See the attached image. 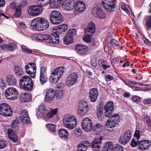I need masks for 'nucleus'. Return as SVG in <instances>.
Here are the masks:
<instances>
[{
	"label": "nucleus",
	"mask_w": 151,
	"mask_h": 151,
	"mask_svg": "<svg viewBox=\"0 0 151 151\" xmlns=\"http://www.w3.org/2000/svg\"><path fill=\"white\" fill-rule=\"evenodd\" d=\"M31 26L34 30L41 31L46 30L49 27V23L45 18L39 17L32 20L31 22Z\"/></svg>",
	"instance_id": "nucleus-1"
},
{
	"label": "nucleus",
	"mask_w": 151,
	"mask_h": 151,
	"mask_svg": "<svg viewBox=\"0 0 151 151\" xmlns=\"http://www.w3.org/2000/svg\"><path fill=\"white\" fill-rule=\"evenodd\" d=\"M63 122L66 128L71 130L74 129L77 125V118L75 116L66 114L63 117Z\"/></svg>",
	"instance_id": "nucleus-2"
},
{
	"label": "nucleus",
	"mask_w": 151,
	"mask_h": 151,
	"mask_svg": "<svg viewBox=\"0 0 151 151\" xmlns=\"http://www.w3.org/2000/svg\"><path fill=\"white\" fill-rule=\"evenodd\" d=\"M19 85L22 89L26 91H30L32 89L33 84L32 79L29 76H25L20 79Z\"/></svg>",
	"instance_id": "nucleus-3"
},
{
	"label": "nucleus",
	"mask_w": 151,
	"mask_h": 151,
	"mask_svg": "<svg viewBox=\"0 0 151 151\" xmlns=\"http://www.w3.org/2000/svg\"><path fill=\"white\" fill-rule=\"evenodd\" d=\"M95 30V24L92 22L89 23V25L88 28L85 29V36L83 38V40L89 43L91 42V37L94 34Z\"/></svg>",
	"instance_id": "nucleus-4"
},
{
	"label": "nucleus",
	"mask_w": 151,
	"mask_h": 151,
	"mask_svg": "<svg viewBox=\"0 0 151 151\" xmlns=\"http://www.w3.org/2000/svg\"><path fill=\"white\" fill-rule=\"evenodd\" d=\"M119 118V115L118 114H115L112 115L108 120L105 125L106 129L109 132H111L113 130H110L107 128H112L116 127L118 123V121Z\"/></svg>",
	"instance_id": "nucleus-5"
},
{
	"label": "nucleus",
	"mask_w": 151,
	"mask_h": 151,
	"mask_svg": "<svg viewBox=\"0 0 151 151\" xmlns=\"http://www.w3.org/2000/svg\"><path fill=\"white\" fill-rule=\"evenodd\" d=\"M50 18L51 22L54 25L59 24L63 21V16L58 11H52L50 14Z\"/></svg>",
	"instance_id": "nucleus-6"
},
{
	"label": "nucleus",
	"mask_w": 151,
	"mask_h": 151,
	"mask_svg": "<svg viewBox=\"0 0 151 151\" xmlns=\"http://www.w3.org/2000/svg\"><path fill=\"white\" fill-rule=\"evenodd\" d=\"M65 68L60 66L57 68L51 73L50 79L53 82H57L60 79L65 71Z\"/></svg>",
	"instance_id": "nucleus-7"
},
{
	"label": "nucleus",
	"mask_w": 151,
	"mask_h": 151,
	"mask_svg": "<svg viewBox=\"0 0 151 151\" xmlns=\"http://www.w3.org/2000/svg\"><path fill=\"white\" fill-rule=\"evenodd\" d=\"M5 95L7 99L15 100L18 98V92L15 88L12 87H9L5 90Z\"/></svg>",
	"instance_id": "nucleus-8"
},
{
	"label": "nucleus",
	"mask_w": 151,
	"mask_h": 151,
	"mask_svg": "<svg viewBox=\"0 0 151 151\" xmlns=\"http://www.w3.org/2000/svg\"><path fill=\"white\" fill-rule=\"evenodd\" d=\"M13 112L9 105L6 103L0 104V115L4 116H10Z\"/></svg>",
	"instance_id": "nucleus-9"
},
{
	"label": "nucleus",
	"mask_w": 151,
	"mask_h": 151,
	"mask_svg": "<svg viewBox=\"0 0 151 151\" xmlns=\"http://www.w3.org/2000/svg\"><path fill=\"white\" fill-rule=\"evenodd\" d=\"M102 4L105 9L109 12L113 11L115 7L114 0H102Z\"/></svg>",
	"instance_id": "nucleus-10"
},
{
	"label": "nucleus",
	"mask_w": 151,
	"mask_h": 151,
	"mask_svg": "<svg viewBox=\"0 0 151 151\" xmlns=\"http://www.w3.org/2000/svg\"><path fill=\"white\" fill-rule=\"evenodd\" d=\"M78 78V73L76 72L71 73L67 78L66 80V84L68 86L71 87L77 83Z\"/></svg>",
	"instance_id": "nucleus-11"
},
{
	"label": "nucleus",
	"mask_w": 151,
	"mask_h": 151,
	"mask_svg": "<svg viewBox=\"0 0 151 151\" xmlns=\"http://www.w3.org/2000/svg\"><path fill=\"white\" fill-rule=\"evenodd\" d=\"M76 30L75 29L68 30L64 39V42L65 45H68L73 42V36L76 34Z\"/></svg>",
	"instance_id": "nucleus-12"
},
{
	"label": "nucleus",
	"mask_w": 151,
	"mask_h": 151,
	"mask_svg": "<svg viewBox=\"0 0 151 151\" xmlns=\"http://www.w3.org/2000/svg\"><path fill=\"white\" fill-rule=\"evenodd\" d=\"M132 136L131 131L129 130H127L120 137L119 141L122 145L127 144L130 140Z\"/></svg>",
	"instance_id": "nucleus-13"
},
{
	"label": "nucleus",
	"mask_w": 151,
	"mask_h": 151,
	"mask_svg": "<svg viewBox=\"0 0 151 151\" xmlns=\"http://www.w3.org/2000/svg\"><path fill=\"white\" fill-rule=\"evenodd\" d=\"M27 11L30 15L36 16L39 15L42 12V9L40 6L38 5L30 6L28 8Z\"/></svg>",
	"instance_id": "nucleus-14"
},
{
	"label": "nucleus",
	"mask_w": 151,
	"mask_h": 151,
	"mask_svg": "<svg viewBox=\"0 0 151 151\" xmlns=\"http://www.w3.org/2000/svg\"><path fill=\"white\" fill-rule=\"evenodd\" d=\"M82 128L86 132H89L93 127L92 123L88 118H84L82 122Z\"/></svg>",
	"instance_id": "nucleus-15"
},
{
	"label": "nucleus",
	"mask_w": 151,
	"mask_h": 151,
	"mask_svg": "<svg viewBox=\"0 0 151 151\" xmlns=\"http://www.w3.org/2000/svg\"><path fill=\"white\" fill-rule=\"evenodd\" d=\"M105 115L107 117H110L114 111V103L112 101H109L107 102L105 105L104 107Z\"/></svg>",
	"instance_id": "nucleus-16"
},
{
	"label": "nucleus",
	"mask_w": 151,
	"mask_h": 151,
	"mask_svg": "<svg viewBox=\"0 0 151 151\" xmlns=\"http://www.w3.org/2000/svg\"><path fill=\"white\" fill-rule=\"evenodd\" d=\"M63 9L66 11H70L75 8V2L74 0H64L62 5Z\"/></svg>",
	"instance_id": "nucleus-17"
},
{
	"label": "nucleus",
	"mask_w": 151,
	"mask_h": 151,
	"mask_svg": "<svg viewBox=\"0 0 151 151\" xmlns=\"http://www.w3.org/2000/svg\"><path fill=\"white\" fill-rule=\"evenodd\" d=\"M151 145V141L149 140H143L140 141L138 144V149L142 151L147 150Z\"/></svg>",
	"instance_id": "nucleus-18"
},
{
	"label": "nucleus",
	"mask_w": 151,
	"mask_h": 151,
	"mask_svg": "<svg viewBox=\"0 0 151 151\" xmlns=\"http://www.w3.org/2000/svg\"><path fill=\"white\" fill-rule=\"evenodd\" d=\"M88 47L81 44H77L76 47V52L81 55H87L88 54Z\"/></svg>",
	"instance_id": "nucleus-19"
},
{
	"label": "nucleus",
	"mask_w": 151,
	"mask_h": 151,
	"mask_svg": "<svg viewBox=\"0 0 151 151\" xmlns=\"http://www.w3.org/2000/svg\"><path fill=\"white\" fill-rule=\"evenodd\" d=\"M92 13L97 18L100 19H104L106 17L105 12L100 8H93L92 10Z\"/></svg>",
	"instance_id": "nucleus-20"
},
{
	"label": "nucleus",
	"mask_w": 151,
	"mask_h": 151,
	"mask_svg": "<svg viewBox=\"0 0 151 151\" xmlns=\"http://www.w3.org/2000/svg\"><path fill=\"white\" fill-rule=\"evenodd\" d=\"M20 119L24 124H30V120L27 110L23 109L21 110Z\"/></svg>",
	"instance_id": "nucleus-21"
},
{
	"label": "nucleus",
	"mask_w": 151,
	"mask_h": 151,
	"mask_svg": "<svg viewBox=\"0 0 151 151\" xmlns=\"http://www.w3.org/2000/svg\"><path fill=\"white\" fill-rule=\"evenodd\" d=\"M49 35L45 34H40L35 33L32 35L33 40L37 41L46 42H47Z\"/></svg>",
	"instance_id": "nucleus-22"
},
{
	"label": "nucleus",
	"mask_w": 151,
	"mask_h": 151,
	"mask_svg": "<svg viewBox=\"0 0 151 151\" xmlns=\"http://www.w3.org/2000/svg\"><path fill=\"white\" fill-rule=\"evenodd\" d=\"M59 34L56 32H54L50 35H49L47 42L51 43L52 44H57L59 42Z\"/></svg>",
	"instance_id": "nucleus-23"
},
{
	"label": "nucleus",
	"mask_w": 151,
	"mask_h": 151,
	"mask_svg": "<svg viewBox=\"0 0 151 151\" xmlns=\"http://www.w3.org/2000/svg\"><path fill=\"white\" fill-rule=\"evenodd\" d=\"M90 145V143L87 140H84L78 144L77 151H85Z\"/></svg>",
	"instance_id": "nucleus-24"
},
{
	"label": "nucleus",
	"mask_w": 151,
	"mask_h": 151,
	"mask_svg": "<svg viewBox=\"0 0 151 151\" xmlns=\"http://www.w3.org/2000/svg\"><path fill=\"white\" fill-rule=\"evenodd\" d=\"M98 95V92L97 88L91 89L90 92V97L91 102H95L96 101Z\"/></svg>",
	"instance_id": "nucleus-25"
},
{
	"label": "nucleus",
	"mask_w": 151,
	"mask_h": 151,
	"mask_svg": "<svg viewBox=\"0 0 151 151\" xmlns=\"http://www.w3.org/2000/svg\"><path fill=\"white\" fill-rule=\"evenodd\" d=\"M75 8L76 10L81 12H83L86 8L85 4L82 1H79L75 3Z\"/></svg>",
	"instance_id": "nucleus-26"
},
{
	"label": "nucleus",
	"mask_w": 151,
	"mask_h": 151,
	"mask_svg": "<svg viewBox=\"0 0 151 151\" xmlns=\"http://www.w3.org/2000/svg\"><path fill=\"white\" fill-rule=\"evenodd\" d=\"M14 72L15 76L18 78H20L23 76L24 73L22 69L17 65H16L14 66Z\"/></svg>",
	"instance_id": "nucleus-27"
},
{
	"label": "nucleus",
	"mask_w": 151,
	"mask_h": 151,
	"mask_svg": "<svg viewBox=\"0 0 151 151\" xmlns=\"http://www.w3.org/2000/svg\"><path fill=\"white\" fill-rule=\"evenodd\" d=\"M55 96L54 90L52 89H49L47 92L45 101L47 102L52 101Z\"/></svg>",
	"instance_id": "nucleus-28"
},
{
	"label": "nucleus",
	"mask_w": 151,
	"mask_h": 151,
	"mask_svg": "<svg viewBox=\"0 0 151 151\" xmlns=\"http://www.w3.org/2000/svg\"><path fill=\"white\" fill-rule=\"evenodd\" d=\"M6 81L9 86L15 85L17 83V80L15 77L11 75H9L6 76Z\"/></svg>",
	"instance_id": "nucleus-29"
},
{
	"label": "nucleus",
	"mask_w": 151,
	"mask_h": 151,
	"mask_svg": "<svg viewBox=\"0 0 151 151\" xmlns=\"http://www.w3.org/2000/svg\"><path fill=\"white\" fill-rule=\"evenodd\" d=\"M7 134L9 138L13 142H17V136L12 130L10 128L8 129L7 130Z\"/></svg>",
	"instance_id": "nucleus-30"
},
{
	"label": "nucleus",
	"mask_w": 151,
	"mask_h": 151,
	"mask_svg": "<svg viewBox=\"0 0 151 151\" xmlns=\"http://www.w3.org/2000/svg\"><path fill=\"white\" fill-rule=\"evenodd\" d=\"M32 97L31 94L28 93H22L20 97L21 101L23 102H26L31 101Z\"/></svg>",
	"instance_id": "nucleus-31"
},
{
	"label": "nucleus",
	"mask_w": 151,
	"mask_h": 151,
	"mask_svg": "<svg viewBox=\"0 0 151 151\" xmlns=\"http://www.w3.org/2000/svg\"><path fill=\"white\" fill-rule=\"evenodd\" d=\"M102 140V137L101 136L95 138L92 143L91 146L93 148H99L101 142Z\"/></svg>",
	"instance_id": "nucleus-32"
},
{
	"label": "nucleus",
	"mask_w": 151,
	"mask_h": 151,
	"mask_svg": "<svg viewBox=\"0 0 151 151\" xmlns=\"http://www.w3.org/2000/svg\"><path fill=\"white\" fill-rule=\"evenodd\" d=\"M57 112L58 109L57 108L51 109L50 111L48 110L45 114L46 115H45V116H44L43 117L45 119L47 118L50 119L56 114Z\"/></svg>",
	"instance_id": "nucleus-33"
},
{
	"label": "nucleus",
	"mask_w": 151,
	"mask_h": 151,
	"mask_svg": "<svg viewBox=\"0 0 151 151\" xmlns=\"http://www.w3.org/2000/svg\"><path fill=\"white\" fill-rule=\"evenodd\" d=\"M59 137L62 139H67L68 138V132L65 129H61L58 131Z\"/></svg>",
	"instance_id": "nucleus-34"
},
{
	"label": "nucleus",
	"mask_w": 151,
	"mask_h": 151,
	"mask_svg": "<svg viewBox=\"0 0 151 151\" xmlns=\"http://www.w3.org/2000/svg\"><path fill=\"white\" fill-rule=\"evenodd\" d=\"M63 2V0H53L50 4V6L52 8L60 7Z\"/></svg>",
	"instance_id": "nucleus-35"
},
{
	"label": "nucleus",
	"mask_w": 151,
	"mask_h": 151,
	"mask_svg": "<svg viewBox=\"0 0 151 151\" xmlns=\"http://www.w3.org/2000/svg\"><path fill=\"white\" fill-rule=\"evenodd\" d=\"M25 71H27L28 70L32 71L33 70L34 71H36V64L33 63H29L27 65H25Z\"/></svg>",
	"instance_id": "nucleus-36"
},
{
	"label": "nucleus",
	"mask_w": 151,
	"mask_h": 151,
	"mask_svg": "<svg viewBox=\"0 0 151 151\" xmlns=\"http://www.w3.org/2000/svg\"><path fill=\"white\" fill-rule=\"evenodd\" d=\"M64 91L62 88L58 87V89L55 92V96L57 99H60L62 98L64 95Z\"/></svg>",
	"instance_id": "nucleus-37"
},
{
	"label": "nucleus",
	"mask_w": 151,
	"mask_h": 151,
	"mask_svg": "<svg viewBox=\"0 0 151 151\" xmlns=\"http://www.w3.org/2000/svg\"><path fill=\"white\" fill-rule=\"evenodd\" d=\"M56 32L58 34H61L65 32L68 29V26L65 24H63L59 26Z\"/></svg>",
	"instance_id": "nucleus-38"
},
{
	"label": "nucleus",
	"mask_w": 151,
	"mask_h": 151,
	"mask_svg": "<svg viewBox=\"0 0 151 151\" xmlns=\"http://www.w3.org/2000/svg\"><path fill=\"white\" fill-rule=\"evenodd\" d=\"M104 148L106 151H112L114 147L112 142H109L106 143L104 145Z\"/></svg>",
	"instance_id": "nucleus-39"
},
{
	"label": "nucleus",
	"mask_w": 151,
	"mask_h": 151,
	"mask_svg": "<svg viewBox=\"0 0 151 151\" xmlns=\"http://www.w3.org/2000/svg\"><path fill=\"white\" fill-rule=\"evenodd\" d=\"M38 110L39 112L40 113L41 115L43 117L44 116H45V115H46L45 114L48 110L44 106L42 105H41L39 106Z\"/></svg>",
	"instance_id": "nucleus-40"
},
{
	"label": "nucleus",
	"mask_w": 151,
	"mask_h": 151,
	"mask_svg": "<svg viewBox=\"0 0 151 151\" xmlns=\"http://www.w3.org/2000/svg\"><path fill=\"white\" fill-rule=\"evenodd\" d=\"M50 0H37V2L40 7L43 6L48 4Z\"/></svg>",
	"instance_id": "nucleus-41"
},
{
	"label": "nucleus",
	"mask_w": 151,
	"mask_h": 151,
	"mask_svg": "<svg viewBox=\"0 0 151 151\" xmlns=\"http://www.w3.org/2000/svg\"><path fill=\"white\" fill-rule=\"evenodd\" d=\"M47 127L51 132H56V127L55 124L50 123L47 124Z\"/></svg>",
	"instance_id": "nucleus-42"
},
{
	"label": "nucleus",
	"mask_w": 151,
	"mask_h": 151,
	"mask_svg": "<svg viewBox=\"0 0 151 151\" xmlns=\"http://www.w3.org/2000/svg\"><path fill=\"white\" fill-rule=\"evenodd\" d=\"M87 108L82 107H79L78 111V113L80 115H84L86 113Z\"/></svg>",
	"instance_id": "nucleus-43"
},
{
	"label": "nucleus",
	"mask_w": 151,
	"mask_h": 151,
	"mask_svg": "<svg viewBox=\"0 0 151 151\" xmlns=\"http://www.w3.org/2000/svg\"><path fill=\"white\" fill-rule=\"evenodd\" d=\"M102 126L99 123L95 124L93 127V130L95 132H99L102 129Z\"/></svg>",
	"instance_id": "nucleus-44"
},
{
	"label": "nucleus",
	"mask_w": 151,
	"mask_h": 151,
	"mask_svg": "<svg viewBox=\"0 0 151 151\" xmlns=\"http://www.w3.org/2000/svg\"><path fill=\"white\" fill-rule=\"evenodd\" d=\"M40 81L42 84H43L47 81V75H40Z\"/></svg>",
	"instance_id": "nucleus-45"
},
{
	"label": "nucleus",
	"mask_w": 151,
	"mask_h": 151,
	"mask_svg": "<svg viewBox=\"0 0 151 151\" xmlns=\"http://www.w3.org/2000/svg\"><path fill=\"white\" fill-rule=\"evenodd\" d=\"M97 115L99 119L101 121H103L104 118V115L103 114V109L99 110L97 111Z\"/></svg>",
	"instance_id": "nucleus-46"
},
{
	"label": "nucleus",
	"mask_w": 151,
	"mask_h": 151,
	"mask_svg": "<svg viewBox=\"0 0 151 151\" xmlns=\"http://www.w3.org/2000/svg\"><path fill=\"white\" fill-rule=\"evenodd\" d=\"M105 61L103 59H101L99 60V64L101 65L104 70H106L108 68H109L110 67V65H107L103 64L105 63Z\"/></svg>",
	"instance_id": "nucleus-47"
},
{
	"label": "nucleus",
	"mask_w": 151,
	"mask_h": 151,
	"mask_svg": "<svg viewBox=\"0 0 151 151\" xmlns=\"http://www.w3.org/2000/svg\"><path fill=\"white\" fill-rule=\"evenodd\" d=\"M9 51H13L17 48V45L14 42H11L9 43Z\"/></svg>",
	"instance_id": "nucleus-48"
},
{
	"label": "nucleus",
	"mask_w": 151,
	"mask_h": 151,
	"mask_svg": "<svg viewBox=\"0 0 151 151\" xmlns=\"http://www.w3.org/2000/svg\"><path fill=\"white\" fill-rule=\"evenodd\" d=\"M21 9L20 7L18 6L16 8L15 12L14 14V16L16 17H19L21 15Z\"/></svg>",
	"instance_id": "nucleus-49"
},
{
	"label": "nucleus",
	"mask_w": 151,
	"mask_h": 151,
	"mask_svg": "<svg viewBox=\"0 0 151 151\" xmlns=\"http://www.w3.org/2000/svg\"><path fill=\"white\" fill-rule=\"evenodd\" d=\"M21 48L23 51L25 52H26L29 54H32V51L29 49L26 46L22 45L21 46Z\"/></svg>",
	"instance_id": "nucleus-50"
},
{
	"label": "nucleus",
	"mask_w": 151,
	"mask_h": 151,
	"mask_svg": "<svg viewBox=\"0 0 151 151\" xmlns=\"http://www.w3.org/2000/svg\"><path fill=\"white\" fill-rule=\"evenodd\" d=\"M1 49L5 51H9V43L7 44H3L1 45L0 46Z\"/></svg>",
	"instance_id": "nucleus-51"
},
{
	"label": "nucleus",
	"mask_w": 151,
	"mask_h": 151,
	"mask_svg": "<svg viewBox=\"0 0 151 151\" xmlns=\"http://www.w3.org/2000/svg\"><path fill=\"white\" fill-rule=\"evenodd\" d=\"M79 107H82L84 108H88V105L86 101L84 100H81L79 102Z\"/></svg>",
	"instance_id": "nucleus-52"
},
{
	"label": "nucleus",
	"mask_w": 151,
	"mask_h": 151,
	"mask_svg": "<svg viewBox=\"0 0 151 151\" xmlns=\"http://www.w3.org/2000/svg\"><path fill=\"white\" fill-rule=\"evenodd\" d=\"M7 145V142L5 140L0 139V149L4 148Z\"/></svg>",
	"instance_id": "nucleus-53"
},
{
	"label": "nucleus",
	"mask_w": 151,
	"mask_h": 151,
	"mask_svg": "<svg viewBox=\"0 0 151 151\" xmlns=\"http://www.w3.org/2000/svg\"><path fill=\"white\" fill-rule=\"evenodd\" d=\"M139 139L136 138H133L131 144V146L133 147H134L136 146L138 144Z\"/></svg>",
	"instance_id": "nucleus-54"
},
{
	"label": "nucleus",
	"mask_w": 151,
	"mask_h": 151,
	"mask_svg": "<svg viewBox=\"0 0 151 151\" xmlns=\"http://www.w3.org/2000/svg\"><path fill=\"white\" fill-rule=\"evenodd\" d=\"M110 43L112 46L114 47L118 46L119 45L117 41L114 39H112L111 40H110Z\"/></svg>",
	"instance_id": "nucleus-55"
},
{
	"label": "nucleus",
	"mask_w": 151,
	"mask_h": 151,
	"mask_svg": "<svg viewBox=\"0 0 151 151\" xmlns=\"http://www.w3.org/2000/svg\"><path fill=\"white\" fill-rule=\"evenodd\" d=\"M133 101L138 104L142 100L141 98L137 96H134L132 98Z\"/></svg>",
	"instance_id": "nucleus-56"
},
{
	"label": "nucleus",
	"mask_w": 151,
	"mask_h": 151,
	"mask_svg": "<svg viewBox=\"0 0 151 151\" xmlns=\"http://www.w3.org/2000/svg\"><path fill=\"white\" fill-rule=\"evenodd\" d=\"M26 73L29 76L31 77L32 78H34L35 77L36 71H34L33 70L32 71L28 70L27 71H26Z\"/></svg>",
	"instance_id": "nucleus-57"
},
{
	"label": "nucleus",
	"mask_w": 151,
	"mask_h": 151,
	"mask_svg": "<svg viewBox=\"0 0 151 151\" xmlns=\"http://www.w3.org/2000/svg\"><path fill=\"white\" fill-rule=\"evenodd\" d=\"M112 151H124V150L122 146L119 145H117L114 146Z\"/></svg>",
	"instance_id": "nucleus-58"
},
{
	"label": "nucleus",
	"mask_w": 151,
	"mask_h": 151,
	"mask_svg": "<svg viewBox=\"0 0 151 151\" xmlns=\"http://www.w3.org/2000/svg\"><path fill=\"white\" fill-rule=\"evenodd\" d=\"M19 124V121L17 120H15L12 122V128H16L17 127Z\"/></svg>",
	"instance_id": "nucleus-59"
},
{
	"label": "nucleus",
	"mask_w": 151,
	"mask_h": 151,
	"mask_svg": "<svg viewBox=\"0 0 151 151\" xmlns=\"http://www.w3.org/2000/svg\"><path fill=\"white\" fill-rule=\"evenodd\" d=\"M146 25L148 28H150L151 27V16L147 17L146 19Z\"/></svg>",
	"instance_id": "nucleus-60"
},
{
	"label": "nucleus",
	"mask_w": 151,
	"mask_h": 151,
	"mask_svg": "<svg viewBox=\"0 0 151 151\" xmlns=\"http://www.w3.org/2000/svg\"><path fill=\"white\" fill-rule=\"evenodd\" d=\"M47 68L45 67H42L40 68V75H47Z\"/></svg>",
	"instance_id": "nucleus-61"
},
{
	"label": "nucleus",
	"mask_w": 151,
	"mask_h": 151,
	"mask_svg": "<svg viewBox=\"0 0 151 151\" xmlns=\"http://www.w3.org/2000/svg\"><path fill=\"white\" fill-rule=\"evenodd\" d=\"M74 133L77 136H80L82 134L81 129L80 128H78L75 129L74 131Z\"/></svg>",
	"instance_id": "nucleus-62"
},
{
	"label": "nucleus",
	"mask_w": 151,
	"mask_h": 151,
	"mask_svg": "<svg viewBox=\"0 0 151 151\" xmlns=\"http://www.w3.org/2000/svg\"><path fill=\"white\" fill-rule=\"evenodd\" d=\"M27 2L26 0H22L20 2L19 7H24L27 6Z\"/></svg>",
	"instance_id": "nucleus-63"
},
{
	"label": "nucleus",
	"mask_w": 151,
	"mask_h": 151,
	"mask_svg": "<svg viewBox=\"0 0 151 151\" xmlns=\"http://www.w3.org/2000/svg\"><path fill=\"white\" fill-rule=\"evenodd\" d=\"M144 119L147 123L148 126L151 127V120L150 118L148 116H146L145 117Z\"/></svg>",
	"instance_id": "nucleus-64"
}]
</instances>
